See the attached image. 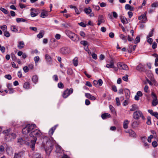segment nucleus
Returning a JSON list of instances; mask_svg holds the SVG:
<instances>
[{
  "instance_id": "52",
  "label": "nucleus",
  "mask_w": 158,
  "mask_h": 158,
  "mask_svg": "<svg viewBox=\"0 0 158 158\" xmlns=\"http://www.w3.org/2000/svg\"><path fill=\"white\" fill-rule=\"evenodd\" d=\"M153 136L152 135H151L149 136L148 137V141L149 143H151L152 141L151 139L153 138Z\"/></svg>"
},
{
  "instance_id": "13",
  "label": "nucleus",
  "mask_w": 158,
  "mask_h": 158,
  "mask_svg": "<svg viewBox=\"0 0 158 158\" xmlns=\"http://www.w3.org/2000/svg\"><path fill=\"white\" fill-rule=\"evenodd\" d=\"M111 117L110 115L107 113H105L101 115V117L103 119H107Z\"/></svg>"
},
{
  "instance_id": "15",
  "label": "nucleus",
  "mask_w": 158,
  "mask_h": 158,
  "mask_svg": "<svg viewBox=\"0 0 158 158\" xmlns=\"http://www.w3.org/2000/svg\"><path fill=\"white\" fill-rule=\"evenodd\" d=\"M85 96L87 98L91 100H94L96 99V98L95 97L89 93H85Z\"/></svg>"
},
{
  "instance_id": "60",
  "label": "nucleus",
  "mask_w": 158,
  "mask_h": 158,
  "mask_svg": "<svg viewBox=\"0 0 158 158\" xmlns=\"http://www.w3.org/2000/svg\"><path fill=\"white\" fill-rule=\"evenodd\" d=\"M144 90L146 93H148V86L147 85H146L145 86L144 88Z\"/></svg>"
},
{
  "instance_id": "20",
  "label": "nucleus",
  "mask_w": 158,
  "mask_h": 158,
  "mask_svg": "<svg viewBox=\"0 0 158 158\" xmlns=\"http://www.w3.org/2000/svg\"><path fill=\"white\" fill-rule=\"evenodd\" d=\"M129 122V121L127 120H126L124 121L123 123V127L124 129H126L128 128Z\"/></svg>"
},
{
  "instance_id": "8",
  "label": "nucleus",
  "mask_w": 158,
  "mask_h": 158,
  "mask_svg": "<svg viewBox=\"0 0 158 158\" xmlns=\"http://www.w3.org/2000/svg\"><path fill=\"white\" fill-rule=\"evenodd\" d=\"M47 145H48L49 147L48 148H45L44 147L46 153L49 154L53 149V145L52 144L50 145V143L49 142L47 143Z\"/></svg>"
},
{
  "instance_id": "5",
  "label": "nucleus",
  "mask_w": 158,
  "mask_h": 158,
  "mask_svg": "<svg viewBox=\"0 0 158 158\" xmlns=\"http://www.w3.org/2000/svg\"><path fill=\"white\" fill-rule=\"evenodd\" d=\"M29 137H27L26 138L23 137V138L19 139L18 140V143H19V144L21 145H22L24 143H25L26 144L29 145L30 146L31 144V143H30V144L28 142V141H29Z\"/></svg>"
},
{
  "instance_id": "63",
  "label": "nucleus",
  "mask_w": 158,
  "mask_h": 158,
  "mask_svg": "<svg viewBox=\"0 0 158 158\" xmlns=\"http://www.w3.org/2000/svg\"><path fill=\"white\" fill-rule=\"evenodd\" d=\"M61 148L60 146H57L56 147V152H59L61 151Z\"/></svg>"
},
{
  "instance_id": "44",
  "label": "nucleus",
  "mask_w": 158,
  "mask_h": 158,
  "mask_svg": "<svg viewBox=\"0 0 158 158\" xmlns=\"http://www.w3.org/2000/svg\"><path fill=\"white\" fill-rule=\"evenodd\" d=\"M40 59L39 57L38 56H36L34 57V60L35 64L38 63Z\"/></svg>"
},
{
  "instance_id": "56",
  "label": "nucleus",
  "mask_w": 158,
  "mask_h": 158,
  "mask_svg": "<svg viewBox=\"0 0 158 158\" xmlns=\"http://www.w3.org/2000/svg\"><path fill=\"white\" fill-rule=\"evenodd\" d=\"M98 85L99 86H101L103 83L101 79H99L97 81Z\"/></svg>"
},
{
  "instance_id": "22",
  "label": "nucleus",
  "mask_w": 158,
  "mask_h": 158,
  "mask_svg": "<svg viewBox=\"0 0 158 158\" xmlns=\"http://www.w3.org/2000/svg\"><path fill=\"white\" fill-rule=\"evenodd\" d=\"M23 152H22L15 153L14 158H21L22 156L21 154Z\"/></svg>"
},
{
  "instance_id": "38",
  "label": "nucleus",
  "mask_w": 158,
  "mask_h": 158,
  "mask_svg": "<svg viewBox=\"0 0 158 158\" xmlns=\"http://www.w3.org/2000/svg\"><path fill=\"white\" fill-rule=\"evenodd\" d=\"M16 20L17 23H19L21 22H24L26 21V20L25 19L20 18H16Z\"/></svg>"
},
{
  "instance_id": "43",
  "label": "nucleus",
  "mask_w": 158,
  "mask_h": 158,
  "mask_svg": "<svg viewBox=\"0 0 158 158\" xmlns=\"http://www.w3.org/2000/svg\"><path fill=\"white\" fill-rule=\"evenodd\" d=\"M5 150L4 147L2 145L0 146V152L1 153H3L4 152Z\"/></svg>"
},
{
  "instance_id": "54",
  "label": "nucleus",
  "mask_w": 158,
  "mask_h": 158,
  "mask_svg": "<svg viewBox=\"0 0 158 158\" xmlns=\"http://www.w3.org/2000/svg\"><path fill=\"white\" fill-rule=\"evenodd\" d=\"M152 145L154 147H156L158 145V143L156 141H154L152 143Z\"/></svg>"
},
{
  "instance_id": "18",
  "label": "nucleus",
  "mask_w": 158,
  "mask_h": 158,
  "mask_svg": "<svg viewBox=\"0 0 158 158\" xmlns=\"http://www.w3.org/2000/svg\"><path fill=\"white\" fill-rule=\"evenodd\" d=\"M65 33L66 35L69 38L73 35H74L75 33L73 32L70 31L69 30H66L65 31Z\"/></svg>"
},
{
  "instance_id": "41",
  "label": "nucleus",
  "mask_w": 158,
  "mask_h": 158,
  "mask_svg": "<svg viewBox=\"0 0 158 158\" xmlns=\"http://www.w3.org/2000/svg\"><path fill=\"white\" fill-rule=\"evenodd\" d=\"M154 31V29H152V30L150 31L148 34V35L147 36V38H148L150 37H151L153 36V32Z\"/></svg>"
},
{
  "instance_id": "30",
  "label": "nucleus",
  "mask_w": 158,
  "mask_h": 158,
  "mask_svg": "<svg viewBox=\"0 0 158 158\" xmlns=\"http://www.w3.org/2000/svg\"><path fill=\"white\" fill-rule=\"evenodd\" d=\"M120 37L121 39L124 41V43L127 42V37L123 34L120 35Z\"/></svg>"
},
{
  "instance_id": "35",
  "label": "nucleus",
  "mask_w": 158,
  "mask_h": 158,
  "mask_svg": "<svg viewBox=\"0 0 158 158\" xmlns=\"http://www.w3.org/2000/svg\"><path fill=\"white\" fill-rule=\"evenodd\" d=\"M136 69L139 71H142L143 69V65L141 64H139L136 67Z\"/></svg>"
},
{
  "instance_id": "2",
  "label": "nucleus",
  "mask_w": 158,
  "mask_h": 158,
  "mask_svg": "<svg viewBox=\"0 0 158 158\" xmlns=\"http://www.w3.org/2000/svg\"><path fill=\"white\" fill-rule=\"evenodd\" d=\"M3 133L5 134V139L8 141L15 139L16 137V135L14 133H9L8 130L3 131Z\"/></svg>"
},
{
  "instance_id": "45",
  "label": "nucleus",
  "mask_w": 158,
  "mask_h": 158,
  "mask_svg": "<svg viewBox=\"0 0 158 158\" xmlns=\"http://www.w3.org/2000/svg\"><path fill=\"white\" fill-rule=\"evenodd\" d=\"M81 44H83L84 47L88 45V42L85 41H82L80 42Z\"/></svg>"
},
{
  "instance_id": "29",
  "label": "nucleus",
  "mask_w": 158,
  "mask_h": 158,
  "mask_svg": "<svg viewBox=\"0 0 158 158\" xmlns=\"http://www.w3.org/2000/svg\"><path fill=\"white\" fill-rule=\"evenodd\" d=\"M23 87L25 89H28L30 88V84L28 82H25L23 85Z\"/></svg>"
},
{
  "instance_id": "24",
  "label": "nucleus",
  "mask_w": 158,
  "mask_h": 158,
  "mask_svg": "<svg viewBox=\"0 0 158 158\" xmlns=\"http://www.w3.org/2000/svg\"><path fill=\"white\" fill-rule=\"evenodd\" d=\"M107 68H114V63L112 61H110L109 64H107L106 66Z\"/></svg>"
},
{
  "instance_id": "61",
  "label": "nucleus",
  "mask_w": 158,
  "mask_h": 158,
  "mask_svg": "<svg viewBox=\"0 0 158 158\" xmlns=\"http://www.w3.org/2000/svg\"><path fill=\"white\" fill-rule=\"evenodd\" d=\"M157 46V44L155 42H154L153 43V44L152 46V48L153 49H155L156 48Z\"/></svg>"
},
{
  "instance_id": "28",
  "label": "nucleus",
  "mask_w": 158,
  "mask_h": 158,
  "mask_svg": "<svg viewBox=\"0 0 158 158\" xmlns=\"http://www.w3.org/2000/svg\"><path fill=\"white\" fill-rule=\"evenodd\" d=\"M10 29L12 31L14 32H17L18 31V29L16 26L14 25L11 26Z\"/></svg>"
},
{
  "instance_id": "11",
  "label": "nucleus",
  "mask_w": 158,
  "mask_h": 158,
  "mask_svg": "<svg viewBox=\"0 0 158 158\" xmlns=\"http://www.w3.org/2000/svg\"><path fill=\"white\" fill-rule=\"evenodd\" d=\"M105 21L102 15H99L98 16V25L99 26L102 23H104Z\"/></svg>"
},
{
  "instance_id": "53",
  "label": "nucleus",
  "mask_w": 158,
  "mask_h": 158,
  "mask_svg": "<svg viewBox=\"0 0 158 158\" xmlns=\"http://www.w3.org/2000/svg\"><path fill=\"white\" fill-rule=\"evenodd\" d=\"M152 96L153 98V100L157 99L156 95L153 92H152Z\"/></svg>"
},
{
  "instance_id": "27",
  "label": "nucleus",
  "mask_w": 158,
  "mask_h": 158,
  "mask_svg": "<svg viewBox=\"0 0 158 158\" xmlns=\"http://www.w3.org/2000/svg\"><path fill=\"white\" fill-rule=\"evenodd\" d=\"M121 22L123 24H125L128 23L127 19L124 17H122L121 18Z\"/></svg>"
},
{
  "instance_id": "10",
  "label": "nucleus",
  "mask_w": 158,
  "mask_h": 158,
  "mask_svg": "<svg viewBox=\"0 0 158 158\" xmlns=\"http://www.w3.org/2000/svg\"><path fill=\"white\" fill-rule=\"evenodd\" d=\"M140 123V122L139 121H134L132 122L131 126L133 128H137L139 127Z\"/></svg>"
},
{
  "instance_id": "36",
  "label": "nucleus",
  "mask_w": 158,
  "mask_h": 158,
  "mask_svg": "<svg viewBox=\"0 0 158 158\" xmlns=\"http://www.w3.org/2000/svg\"><path fill=\"white\" fill-rule=\"evenodd\" d=\"M124 91L126 96L127 98L129 97L130 94L129 90L128 89H124Z\"/></svg>"
},
{
  "instance_id": "32",
  "label": "nucleus",
  "mask_w": 158,
  "mask_h": 158,
  "mask_svg": "<svg viewBox=\"0 0 158 158\" xmlns=\"http://www.w3.org/2000/svg\"><path fill=\"white\" fill-rule=\"evenodd\" d=\"M136 45H134L133 46L131 45L129 46V52L131 53L132 51H134L135 50Z\"/></svg>"
},
{
  "instance_id": "33",
  "label": "nucleus",
  "mask_w": 158,
  "mask_h": 158,
  "mask_svg": "<svg viewBox=\"0 0 158 158\" xmlns=\"http://www.w3.org/2000/svg\"><path fill=\"white\" fill-rule=\"evenodd\" d=\"M7 87L9 91V93L10 94H12L14 93V91L13 89L11 88V86L10 84H8L7 85Z\"/></svg>"
},
{
  "instance_id": "14",
  "label": "nucleus",
  "mask_w": 158,
  "mask_h": 158,
  "mask_svg": "<svg viewBox=\"0 0 158 158\" xmlns=\"http://www.w3.org/2000/svg\"><path fill=\"white\" fill-rule=\"evenodd\" d=\"M58 126L57 125H55L54 127H52L49 131L48 134L49 135H52L56 129V127Z\"/></svg>"
},
{
  "instance_id": "37",
  "label": "nucleus",
  "mask_w": 158,
  "mask_h": 158,
  "mask_svg": "<svg viewBox=\"0 0 158 158\" xmlns=\"http://www.w3.org/2000/svg\"><path fill=\"white\" fill-rule=\"evenodd\" d=\"M38 81V77L36 75L34 76L32 78V81L35 83H36Z\"/></svg>"
},
{
  "instance_id": "26",
  "label": "nucleus",
  "mask_w": 158,
  "mask_h": 158,
  "mask_svg": "<svg viewBox=\"0 0 158 158\" xmlns=\"http://www.w3.org/2000/svg\"><path fill=\"white\" fill-rule=\"evenodd\" d=\"M138 109V107L135 104H133L132 105V108L130 110L131 111H134Z\"/></svg>"
},
{
  "instance_id": "59",
  "label": "nucleus",
  "mask_w": 158,
  "mask_h": 158,
  "mask_svg": "<svg viewBox=\"0 0 158 158\" xmlns=\"http://www.w3.org/2000/svg\"><path fill=\"white\" fill-rule=\"evenodd\" d=\"M148 121L147 122V124L148 125L151 124V118L150 117H148L147 118Z\"/></svg>"
},
{
  "instance_id": "1",
  "label": "nucleus",
  "mask_w": 158,
  "mask_h": 158,
  "mask_svg": "<svg viewBox=\"0 0 158 158\" xmlns=\"http://www.w3.org/2000/svg\"><path fill=\"white\" fill-rule=\"evenodd\" d=\"M37 127L35 124H27L22 130V132L23 134L26 135L30 133V136L34 138V140L31 141V144L30 145V147L31 148L32 150H34L35 149V146L37 140L36 138L40 137L42 135L40 131L37 129Z\"/></svg>"
},
{
  "instance_id": "16",
  "label": "nucleus",
  "mask_w": 158,
  "mask_h": 158,
  "mask_svg": "<svg viewBox=\"0 0 158 158\" xmlns=\"http://www.w3.org/2000/svg\"><path fill=\"white\" fill-rule=\"evenodd\" d=\"M24 42L23 41H21L18 42L17 47L19 49H22L24 48Z\"/></svg>"
},
{
  "instance_id": "58",
  "label": "nucleus",
  "mask_w": 158,
  "mask_h": 158,
  "mask_svg": "<svg viewBox=\"0 0 158 158\" xmlns=\"http://www.w3.org/2000/svg\"><path fill=\"white\" fill-rule=\"evenodd\" d=\"M116 103L118 106H119L120 105L119 98H116L115 99Z\"/></svg>"
},
{
  "instance_id": "40",
  "label": "nucleus",
  "mask_w": 158,
  "mask_h": 158,
  "mask_svg": "<svg viewBox=\"0 0 158 158\" xmlns=\"http://www.w3.org/2000/svg\"><path fill=\"white\" fill-rule=\"evenodd\" d=\"M6 151L8 153L12 154V149L11 148L7 147Z\"/></svg>"
},
{
  "instance_id": "46",
  "label": "nucleus",
  "mask_w": 158,
  "mask_h": 158,
  "mask_svg": "<svg viewBox=\"0 0 158 158\" xmlns=\"http://www.w3.org/2000/svg\"><path fill=\"white\" fill-rule=\"evenodd\" d=\"M4 35L5 36L7 37H8L10 36V35L9 32L5 31L4 33Z\"/></svg>"
},
{
  "instance_id": "25",
  "label": "nucleus",
  "mask_w": 158,
  "mask_h": 158,
  "mask_svg": "<svg viewBox=\"0 0 158 158\" xmlns=\"http://www.w3.org/2000/svg\"><path fill=\"white\" fill-rule=\"evenodd\" d=\"M128 133L129 134L130 136L132 137H134L136 135L135 133L131 130H129L128 131Z\"/></svg>"
},
{
  "instance_id": "57",
  "label": "nucleus",
  "mask_w": 158,
  "mask_h": 158,
  "mask_svg": "<svg viewBox=\"0 0 158 158\" xmlns=\"http://www.w3.org/2000/svg\"><path fill=\"white\" fill-rule=\"evenodd\" d=\"M23 70L25 73L28 72L29 70L28 67L27 66L24 67L23 68Z\"/></svg>"
},
{
  "instance_id": "4",
  "label": "nucleus",
  "mask_w": 158,
  "mask_h": 158,
  "mask_svg": "<svg viewBox=\"0 0 158 158\" xmlns=\"http://www.w3.org/2000/svg\"><path fill=\"white\" fill-rule=\"evenodd\" d=\"M117 66L118 69L120 70H127L129 69L127 65L123 62H118L117 64Z\"/></svg>"
},
{
  "instance_id": "31",
  "label": "nucleus",
  "mask_w": 158,
  "mask_h": 158,
  "mask_svg": "<svg viewBox=\"0 0 158 158\" xmlns=\"http://www.w3.org/2000/svg\"><path fill=\"white\" fill-rule=\"evenodd\" d=\"M91 9L89 7L88 8H85L84 9V11L87 14H90L91 12Z\"/></svg>"
},
{
  "instance_id": "6",
  "label": "nucleus",
  "mask_w": 158,
  "mask_h": 158,
  "mask_svg": "<svg viewBox=\"0 0 158 158\" xmlns=\"http://www.w3.org/2000/svg\"><path fill=\"white\" fill-rule=\"evenodd\" d=\"M73 90L72 88L67 89L63 93V97L65 98H67L71 94L73 93Z\"/></svg>"
},
{
  "instance_id": "47",
  "label": "nucleus",
  "mask_w": 158,
  "mask_h": 158,
  "mask_svg": "<svg viewBox=\"0 0 158 158\" xmlns=\"http://www.w3.org/2000/svg\"><path fill=\"white\" fill-rule=\"evenodd\" d=\"M58 86L60 88H63L64 87V85L62 83L60 82L58 83Z\"/></svg>"
},
{
  "instance_id": "17",
  "label": "nucleus",
  "mask_w": 158,
  "mask_h": 158,
  "mask_svg": "<svg viewBox=\"0 0 158 158\" xmlns=\"http://www.w3.org/2000/svg\"><path fill=\"white\" fill-rule=\"evenodd\" d=\"M34 10V8H31L30 9V11H31L30 15H31V16L32 17H35L37 16L38 14V13H35L33 11Z\"/></svg>"
},
{
  "instance_id": "49",
  "label": "nucleus",
  "mask_w": 158,
  "mask_h": 158,
  "mask_svg": "<svg viewBox=\"0 0 158 158\" xmlns=\"http://www.w3.org/2000/svg\"><path fill=\"white\" fill-rule=\"evenodd\" d=\"M128 75H126L125 76H123L122 77V79L123 80L127 81L128 80Z\"/></svg>"
},
{
  "instance_id": "34",
  "label": "nucleus",
  "mask_w": 158,
  "mask_h": 158,
  "mask_svg": "<svg viewBox=\"0 0 158 158\" xmlns=\"http://www.w3.org/2000/svg\"><path fill=\"white\" fill-rule=\"evenodd\" d=\"M44 35V32L43 31H41L37 35V37L40 39L42 38Z\"/></svg>"
},
{
  "instance_id": "55",
  "label": "nucleus",
  "mask_w": 158,
  "mask_h": 158,
  "mask_svg": "<svg viewBox=\"0 0 158 158\" xmlns=\"http://www.w3.org/2000/svg\"><path fill=\"white\" fill-rule=\"evenodd\" d=\"M112 89L114 92H116L117 91V88L114 85H112L111 86Z\"/></svg>"
},
{
  "instance_id": "7",
  "label": "nucleus",
  "mask_w": 158,
  "mask_h": 158,
  "mask_svg": "<svg viewBox=\"0 0 158 158\" xmlns=\"http://www.w3.org/2000/svg\"><path fill=\"white\" fill-rule=\"evenodd\" d=\"M60 52L63 55H65L70 52L69 49L67 47H62L60 49Z\"/></svg>"
},
{
  "instance_id": "21",
  "label": "nucleus",
  "mask_w": 158,
  "mask_h": 158,
  "mask_svg": "<svg viewBox=\"0 0 158 158\" xmlns=\"http://www.w3.org/2000/svg\"><path fill=\"white\" fill-rule=\"evenodd\" d=\"M125 8L126 10H129L131 11H133L134 9L133 7L131 6L128 4H127L125 5Z\"/></svg>"
},
{
  "instance_id": "51",
  "label": "nucleus",
  "mask_w": 158,
  "mask_h": 158,
  "mask_svg": "<svg viewBox=\"0 0 158 158\" xmlns=\"http://www.w3.org/2000/svg\"><path fill=\"white\" fill-rule=\"evenodd\" d=\"M5 77L9 80H10L12 79V77L10 75L7 74L5 76Z\"/></svg>"
},
{
  "instance_id": "42",
  "label": "nucleus",
  "mask_w": 158,
  "mask_h": 158,
  "mask_svg": "<svg viewBox=\"0 0 158 158\" xmlns=\"http://www.w3.org/2000/svg\"><path fill=\"white\" fill-rule=\"evenodd\" d=\"M140 41V37L138 36L135 38V44H137L139 43Z\"/></svg>"
},
{
  "instance_id": "19",
  "label": "nucleus",
  "mask_w": 158,
  "mask_h": 158,
  "mask_svg": "<svg viewBox=\"0 0 158 158\" xmlns=\"http://www.w3.org/2000/svg\"><path fill=\"white\" fill-rule=\"evenodd\" d=\"M45 59L47 62H49L52 60V58L48 54L45 55Z\"/></svg>"
},
{
  "instance_id": "48",
  "label": "nucleus",
  "mask_w": 158,
  "mask_h": 158,
  "mask_svg": "<svg viewBox=\"0 0 158 158\" xmlns=\"http://www.w3.org/2000/svg\"><path fill=\"white\" fill-rule=\"evenodd\" d=\"M0 10L5 14H7L8 13L7 10L4 8L1 7Z\"/></svg>"
},
{
  "instance_id": "39",
  "label": "nucleus",
  "mask_w": 158,
  "mask_h": 158,
  "mask_svg": "<svg viewBox=\"0 0 158 158\" xmlns=\"http://www.w3.org/2000/svg\"><path fill=\"white\" fill-rule=\"evenodd\" d=\"M158 104V100L157 99L153 100L152 105L153 106H156Z\"/></svg>"
},
{
  "instance_id": "23",
  "label": "nucleus",
  "mask_w": 158,
  "mask_h": 158,
  "mask_svg": "<svg viewBox=\"0 0 158 158\" xmlns=\"http://www.w3.org/2000/svg\"><path fill=\"white\" fill-rule=\"evenodd\" d=\"M78 58L77 57H75L73 60V63L74 66H77L78 65Z\"/></svg>"
},
{
  "instance_id": "50",
  "label": "nucleus",
  "mask_w": 158,
  "mask_h": 158,
  "mask_svg": "<svg viewBox=\"0 0 158 158\" xmlns=\"http://www.w3.org/2000/svg\"><path fill=\"white\" fill-rule=\"evenodd\" d=\"M0 28L3 31H6L7 29V26L5 25H4L3 26L0 27Z\"/></svg>"
},
{
  "instance_id": "9",
  "label": "nucleus",
  "mask_w": 158,
  "mask_h": 158,
  "mask_svg": "<svg viewBox=\"0 0 158 158\" xmlns=\"http://www.w3.org/2000/svg\"><path fill=\"white\" fill-rule=\"evenodd\" d=\"M69 38L73 41L75 42H77L79 40V38L78 36L75 34L74 35H72L70 37H69Z\"/></svg>"
},
{
  "instance_id": "62",
  "label": "nucleus",
  "mask_w": 158,
  "mask_h": 158,
  "mask_svg": "<svg viewBox=\"0 0 158 158\" xmlns=\"http://www.w3.org/2000/svg\"><path fill=\"white\" fill-rule=\"evenodd\" d=\"M53 78L54 80L55 81H58V76L56 75H55L53 76Z\"/></svg>"
},
{
  "instance_id": "3",
  "label": "nucleus",
  "mask_w": 158,
  "mask_h": 158,
  "mask_svg": "<svg viewBox=\"0 0 158 158\" xmlns=\"http://www.w3.org/2000/svg\"><path fill=\"white\" fill-rule=\"evenodd\" d=\"M133 116L134 118L136 120L139 119L140 118H141L143 120L145 119L142 113L140 110H136L134 112Z\"/></svg>"
},
{
  "instance_id": "12",
  "label": "nucleus",
  "mask_w": 158,
  "mask_h": 158,
  "mask_svg": "<svg viewBox=\"0 0 158 158\" xmlns=\"http://www.w3.org/2000/svg\"><path fill=\"white\" fill-rule=\"evenodd\" d=\"M48 12L45 10H42V12L40 15L41 17L43 18H44L48 16Z\"/></svg>"
},
{
  "instance_id": "64",
  "label": "nucleus",
  "mask_w": 158,
  "mask_h": 158,
  "mask_svg": "<svg viewBox=\"0 0 158 158\" xmlns=\"http://www.w3.org/2000/svg\"><path fill=\"white\" fill-rule=\"evenodd\" d=\"M152 115L154 116L157 119H158V113L157 112H154Z\"/></svg>"
}]
</instances>
